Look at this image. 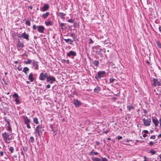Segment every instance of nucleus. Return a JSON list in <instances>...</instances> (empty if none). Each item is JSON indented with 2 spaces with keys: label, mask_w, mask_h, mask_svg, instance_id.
Here are the masks:
<instances>
[{
  "label": "nucleus",
  "mask_w": 161,
  "mask_h": 161,
  "mask_svg": "<svg viewBox=\"0 0 161 161\" xmlns=\"http://www.w3.org/2000/svg\"><path fill=\"white\" fill-rule=\"evenodd\" d=\"M38 31L41 33H44V30L45 29V27L42 25H39L37 27Z\"/></svg>",
  "instance_id": "423d86ee"
},
{
  "label": "nucleus",
  "mask_w": 161,
  "mask_h": 161,
  "mask_svg": "<svg viewBox=\"0 0 161 161\" xmlns=\"http://www.w3.org/2000/svg\"><path fill=\"white\" fill-rule=\"evenodd\" d=\"M17 46L18 47H24V45L23 43H18Z\"/></svg>",
  "instance_id": "f704fd0d"
},
{
  "label": "nucleus",
  "mask_w": 161,
  "mask_h": 161,
  "mask_svg": "<svg viewBox=\"0 0 161 161\" xmlns=\"http://www.w3.org/2000/svg\"><path fill=\"white\" fill-rule=\"evenodd\" d=\"M18 63V62L17 61H15L14 63L15 64H17Z\"/></svg>",
  "instance_id": "680f3d73"
},
{
  "label": "nucleus",
  "mask_w": 161,
  "mask_h": 161,
  "mask_svg": "<svg viewBox=\"0 0 161 161\" xmlns=\"http://www.w3.org/2000/svg\"><path fill=\"white\" fill-rule=\"evenodd\" d=\"M3 155V152H0V155L1 156H2Z\"/></svg>",
  "instance_id": "8fccbe9b"
},
{
  "label": "nucleus",
  "mask_w": 161,
  "mask_h": 161,
  "mask_svg": "<svg viewBox=\"0 0 161 161\" xmlns=\"http://www.w3.org/2000/svg\"><path fill=\"white\" fill-rule=\"evenodd\" d=\"M32 64L34 67V69H38V62L36 61L35 60H33Z\"/></svg>",
  "instance_id": "6e6552de"
},
{
  "label": "nucleus",
  "mask_w": 161,
  "mask_h": 161,
  "mask_svg": "<svg viewBox=\"0 0 161 161\" xmlns=\"http://www.w3.org/2000/svg\"><path fill=\"white\" fill-rule=\"evenodd\" d=\"M2 136L4 142L8 143H10V141L12 138L13 135L12 133L9 134L5 132L2 134Z\"/></svg>",
  "instance_id": "f257e3e1"
},
{
  "label": "nucleus",
  "mask_w": 161,
  "mask_h": 161,
  "mask_svg": "<svg viewBox=\"0 0 161 161\" xmlns=\"http://www.w3.org/2000/svg\"><path fill=\"white\" fill-rule=\"evenodd\" d=\"M92 161H108V160L106 158H102L101 159L99 158L95 157L92 158Z\"/></svg>",
  "instance_id": "39448f33"
},
{
  "label": "nucleus",
  "mask_w": 161,
  "mask_h": 161,
  "mask_svg": "<svg viewBox=\"0 0 161 161\" xmlns=\"http://www.w3.org/2000/svg\"><path fill=\"white\" fill-rule=\"evenodd\" d=\"M26 83L27 84H29V83H30V82L29 81H26Z\"/></svg>",
  "instance_id": "338daca9"
},
{
  "label": "nucleus",
  "mask_w": 161,
  "mask_h": 161,
  "mask_svg": "<svg viewBox=\"0 0 161 161\" xmlns=\"http://www.w3.org/2000/svg\"><path fill=\"white\" fill-rule=\"evenodd\" d=\"M116 79L114 78H110L109 79V82L108 83L109 84L112 83Z\"/></svg>",
  "instance_id": "cd10ccee"
},
{
  "label": "nucleus",
  "mask_w": 161,
  "mask_h": 161,
  "mask_svg": "<svg viewBox=\"0 0 161 161\" xmlns=\"http://www.w3.org/2000/svg\"><path fill=\"white\" fill-rule=\"evenodd\" d=\"M17 69L19 71H21L22 69V67L20 65H19L17 68Z\"/></svg>",
  "instance_id": "a19ab883"
},
{
  "label": "nucleus",
  "mask_w": 161,
  "mask_h": 161,
  "mask_svg": "<svg viewBox=\"0 0 161 161\" xmlns=\"http://www.w3.org/2000/svg\"><path fill=\"white\" fill-rule=\"evenodd\" d=\"M15 101L16 102V104H19L20 103V101L19 99V98H15Z\"/></svg>",
  "instance_id": "72a5a7b5"
},
{
  "label": "nucleus",
  "mask_w": 161,
  "mask_h": 161,
  "mask_svg": "<svg viewBox=\"0 0 161 161\" xmlns=\"http://www.w3.org/2000/svg\"><path fill=\"white\" fill-rule=\"evenodd\" d=\"M50 87V85L49 84H48L47 85V88H49Z\"/></svg>",
  "instance_id": "864d4df0"
},
{
  "label": "nucleus",
  "mask_w": 161,
  "mask_h": 161,
  "mask_svg": "<svg viewBox=\"0 0 161 161\" xmlns=\"http://www.w3.org/2000/svg\"><path fill=\"white\" fill-rule=\"evenodd\" d=\"M21 37L27 40H29V35L28 34H27L25 32L22 34Z\"/></svg>",
  "instance_id": "9d476101"
},
{
  "label": "nucleus",
  "mask_w": 161,
  "mask_h": 161,
  "mask_svg": "<svg viewBox=\"0 0 161 161\" xmlns=\"http://www.w3.org/2000/svg\"><path fill=\"white\" fill-rule=\"evenodd\" d=\"M49 14V12H47L43 14L42 15V17L44 19H45L47 18V17L48 16Z\"/></svg>",
  "instance_id": "412c9836"
},
{
  "label": "nucleus",
  "mask_w": 161,
  "mask_h": 161,
  "mask_svg": "<svg viewBox=\"0 0 161 161\" xmlns=\"http://www.w3.org/2000/svg\"><path fill=\"white\" fill-rule=\"evenodd\" d=\"M29 70V69L27 67H25L24 68L23 71L26 74H27V72Z\"/></svg>",
  "instance_id": "5701e85b"
},
{
  "label": "nucleus",
  "mask_w": 161,
  "mask_h": 161,
  "mask_svg": "<svg viewBox=\"0 0 161 161\" xmlns=\"http://www.w3.org/2000/svg\"><path fill=\"white\" fill-rule=\"evenodd\" d=\"M47 73H45L44 74L43 73H41L40 74L39 79L41 80H44L46 78H47Z\"/></svg>",
  "instance_id": "20e7f679"
},
{
  "label": "nucleus",
  "mask_w": 161,
  "mask_h": 161,
  "mask_svg": "<svg viewBox=\"0 0 161 161\" xmlns=\"http://www.w3.org/2000/svg\"><path fill=\"white\" fill-rule=\"evenodd\" d=\"M151 139H154L155 138V136L154 135L150 137Z\"/></svg>",
  "instance_id": "c03bdc74"
},
{
  "label": "nucleus",
  "mask_w": 161,
  "mask_h": 161,
  "mask_svg": "<svg viewBox=\"0 0 161 161\" xmlns=\"http://www.w3.org/2000/svg\"><path fill=\"white\" fill-rule=\"evenodd\" d=\"M143 121L144 125L146 126H148L150 125V123L151 122L150 119H145V118L143 119Z\"/></svg>",
  "instance_id": "0eeeda50"
},
{
  "label": "nucleus",
  "mask_w": 161,
  "mask_h": 161,
  "mask_svg": "<svg viewBox=\"0 0 161 161\" xmlns=\"http://www.w3.org/2000/svg\"><path fill=\"white\" fill-rule=\"evenodd\" d=\"M93 64L96 66H97L99 64V62L98 61L95 60L93 62Z\"/></svg>",
  "instance_id": "c85d7f7f"
},
{
  "label": "nucleus",
  "mask_w": 161,
  "mask_h": 161,
  "mask_svg": "<svg viewBox=\"0 0 161 161\" xmlns=\"http://www.w3.org/2000/svg\"><path fill=\"white\" fill-rule=\"evenodd\" d=\"M50 128L51 129H53V126L52 125H50Z\"/></svg>",
  "instance_id": "4d7b16f0"
},
{
  "label": "nucleus",
  "mask_w": 161,
  "mask_h": 161,
  "mask_svg": "<svg viewBox=\"0 0 161 161\" xmlns=\"http://www.w3.org/2000/svg\"><path fill=\"white\" fill-rule=\"evenodd\" d=\"M49 8V5L48 4H45L42 8V10L43 11H47Z\"/></svg>",
  "instance_id": "ddd939ff"
},
{
  "label": "nucleus",
  "mask_w": 161,
  "mask_h": 161,
  "mask_svg": "<svg viewBox=\"0 0 161 161\" xmlns=\"http://www.w3.org/2000/svg\"><path fill=\"white\" fill-rule=\"evenodd\" d=\"M25 24H26V25H27L29 26H30L31 25L30 22L29 20L26 21L25 22Z\"/></svg>",
  "instance_id": "58836bf2"
},
{
  "label": "nucleus",
  "mask_w": 161,
  "mask_h": 161,
  "mask_svg": "<svg viewBox=\"0 0 161 161\" xmlns=\"http://www.w3.org/2000/svg\"><path fill=\"white\" fill-rule=\"evenodd\" d=\"M103 49H100V52L102 51H103Z\"/></svg>",
  "instance_id": "69168bd1"
},
{
  "label": "nucleus",
  "mask_w": 161,
  "mask_h": 161,
  "mask_svg": "<svg viewBox=\"0 0 161 161\" xmlns=\"http://www.w3.org/2000/svg\"><path fill=\"white\" fill-rule=\"evenodd\" d=\"M150 152L151 153L152 155H153L155 154L156 152L154 150H151L150 151Z\"/></svg>",
  "instance_id": "c9c22d12"
},
{
  "label": "nucleus",
  "mask_w": 161,
  "mask_h": 161,
  "mask_svg": "<svg viewBox=\"0 0 161 161\" xmlns=\"http://www.w3.org/2000/svg\"><path fill=\"white\" fill-rule=\"evenodd\" d=\"M65 26L64 24V23H60L59 25V26L61 27V28L63 30L64 28V27Z\"/></svg>",
  "instance_id": "473e14b6"
},
{
  "label": "nucleus",
  "mask_w": 161,
  "mask_h": 161,
  "mask_svg": "<svg viewBox=\"0 0 161 161\" xmlns=\"http://www.w3.org/2000/svg\"><path fill=\"white\" fill-rule=\"evenodd\" d=\"M29 141L32 143H33L35 141L34 138L33 136H31L29 139Z\"/></svg>",
  "instance_id": "a878e982"
},
{
  "label": "nucleus",
  "mask_w": 161,
  "mask_h": 161,
  "mask_svg": "<svg viewBox=\"0 0 161 161\" xmlns=\"http://www.w3.org/2000/svg\"><path fill=\"white\" fill-rule=\"evenodd\" d=\"M59 15L61 18H64V17L65 16V14L61 12L59 13Z\"/></svg>",
  "instance_id": "c756f323"
},
{
  "label": "nucleus",
  "mask_w": 161,
  "mask_h": 161,
  "mask_svg": "<svg viewBox=\"0 0 161 161\" xmlns=\"http://www.w3.org/2000/svg\"><path fill=\"white\" fill-rule=\"evenodd\" d=\"M143 132H144V133L146 134L148 133V131L147 130H144L143 131Z\"/></svg>",
  "instance_id": "603ef678"
},
{
  "label": "nucleus",
  "mask_w": 161,
  "mask_h": 161,
  "mask_svg": "<svg viewBox=\"0 0 161 161\" xmlns=\"http://www.w3.org/2000/svg\"><path fill=\"white\" fill-rule=\"evenodd\" d=\"M153 142H152V141H151L149 143V144L150 146H152L153 145Z\"/></svg>",
  "instance_id": "de8ad7c7"
},
{
  "label": "nucleus",
  "mask_w": 161,
  "mask_h": 161,
  "mask_svg": "<svg viewBox=\"0 0 161 161\" xmlns=\"http://www.w3.org/2000/svg\"><path fill=\"white\" fill-rule=\"evenodd\" d=\"M9 150L10 151L11 153H13L14 151V148L13 147H11L9 148Z\"/></svg>",
  "instance_id": "e433bc0d"
},
{
  "label": "nucleus",
  "mask_w": 161,
  "mask_h": 161,
  "mask_svg": "<svg viewBox=\"0 0 161 161\" xmlns=\"http://www.w3.org/2000/svg\"><path fill=\"white\" fill-rule=\"evenodd\" d=\"M106 75L105 71H99L97 72V75L95 77V78L97 80H99L101 78L105 77Z\"/></svg>",
  "instance_id": "f03ea898"
},
{
  "label": "nucleus",
  "mask_w": 161,
  "mask_h": 161,
  "mask_svg": "<svg viewBox=\"0 0 161 161\" xmlns=\"http://www.w3.org/2000/svg\"><path fill=\"white\" fill-rule=\"evenodd\" d=\"M17 157V156L15 155H14L13 156L12 158H16Z\"/></svg>",
  "instance_id": "5fc2aeb1"
},
{
  "label": "nucleus",
  "mask_w": 161,
  "mask_h": 161,
  "mask_svg": "<svg viewBox=\"0 0 161 161\" xmlns=\"http://www.w3.org/2000/svg\"><path fill=\"white\" fill-rule=\"evenodd\" d=\"M156 43L157 44L158 47L161 48V44L160 43V42L158 41H157L156 42Z\"/></svg>",
  "instance_id": "7c9ffc66"
},
{
  "label": "nucleus",
  "mask_w": 161,
  "mask_h": 161,
  "mask_svg": "<svg viewBox=\"0 0 161 161\" xmlns=\"http://www.w3.org/2000/svg\"><path fill=\"white\" fill-rule=\"evenodd\" d=\"M146 63H147V64H150L149 62H148V61H146Z\"/></svg>",
  "instance_id": "e2e57ef3"
},
{
  "label": "nucleus",
  "mask_w": 161,
  "mask_h": 161,
  "mask_svg": "<svg viewBox=\"0 0 161 161\" xmlns=\"http://www.w3.org/2000/svg\"><path fill=\"white\" fill-rule=\"evenodd\" d=\"M93 42H94L93 41L92 39L91 38H90V39H89V43H93Z\"/></svg>",
  "instance_id": "37998d69"
},
{
  "label": "nucleus",
  "mask_w": 161,
  "mask_h": 161,
  "mask_svg": "<svg viewBox=\"0 0 161 161\" xmlns=\"http://www.w3.org/2000/svg\"><path fill=\"white\" fill-rule=\"evenodd\" d=\"M7 122L8 124V130L9 131H10L12 130V129H11V127H10V125L9 122L8 121Z\"/></svg>",
  "instance_id": "4c0bfd02"
},
{
  "label": "nucleus",
  "mask_w": 161,
  "mask_h": 161,
  "mask_svg": "<svg viewBox=\"0 0 161 161\" xmlns=\"http://www.w3.org/2000/svg\"><path fill=\"white\" fill-rule=\"evenodd\" d=\"M51 21L50 20H49L48 21H46L45 22V24L46 25L49 26L51 25Z\"/></svg>",
  "instance_id": "bb28decb"
},
{
  "label": "nucleus",
  "mask_w": 161,
  "mask_h": 161,
  "mask_svg": "<svg viewBox=\"0 0 161 161\" xmlns=\"http://www.w3.org/2000/svg\"><path fill=\"white\" fill-rule=\"evenodd\" d=\"M28 79L30 80L31 82H32L34 80L33 77V74L32 73H31L29 75Z\"/></svg>",
  "instance_id": "dca6fc26"
},
{
  "label": "nucleus",
  "mask_w": 161,
  "mask_h": 161,
  "mask_svg": "<svg viewBox=\"0 0 161 161\" xmlns=\"http://www.w3.org/2000/svg\"><path fill=\"white\" fill-rule=\"evenodd\" d=\"M13 96L14 97H15V98H19V96H18V94L16 93L14 94Z\"/></svg>",
  "instance_id": "2f4dec72"
},
{
  "label": "nucleus",
  "mask_w": 161,
  "mask_h": 161,
  "mask_svg": "<svg viewBox=\"0 0 161 161\" xmlns=\"http://www.w3.org/2000/svg\"><path fill=\"white\" fill-rule=\"evenodd\" d=\"M33 60H31L29 59H27V61H26L25 62H24V63L26 64H31L32 63V62H33Z\"/></svg>",
  "instance_id": "4be33fe9"
},
{
  "label": "nucleus",
  "mask_w": 161,
  "mask_h": 161,
  "mask_svg": "<svg viewBox=\"0 0 161 161\" xmlns=\"http://www.w3.org/2000/svg\"><path fill=\"white\" fill-rule=\"evenodd\" d=\"M158 137L159 138L161 137V134L158 135Z\"/></svg>",
  "instance_id": "13d9d810"
},
{
  "label": "nucleus",
  "mask_w": 161,
  "mask_h": 161,
  "mask_svg": "<svg viewBox=\"0 0 161 161\" xmlns=\"http://www.w3.org/2000/svg\"><path fill=\"white\" fill-rule=\"evenodd\" d=\"M42 126L41 125H38L37 126L35 131L36 132V134H37L38 136H40L42 133Z\"/></svg>",
  "instance_id": "7ed1b4c3"
},
{
  "label": "nucleus",
  "mask_w": 161,
  "mask_h": 161,
  "mask_svg": "<svg viewBox=\"0 0 161 161\" xmlns=\"http://www.w3.org/2000/svg\"><path fill=\"white\" fill-rule=\"evenodd\" d=\"M127 109L129 110V111H130L132 109H133L134 108V107L133 106H132V105L129 106H127Z\"/></svg>",
  "instance_id": "393cba45"
},
{
  "label": "nucleus",
  "mask_w": 161,
  "mask_h": 161,
  "mask_svg": "<svg viewBox=\"0 0 161 161\" xmlns=\"http://www.w3.org/2000/svg\"><path fill=\"white\" fill-rule=\"evenodd\" d=\"M96 144L97 145H99L100 144V142H98V141H97L96 142Z\"/></svg>",
  "instance_id": "3c124183"
},
{
  "label": "nucleus",
  "mask_w": 161,
  "mask_h": 161,
  "mask_svg": "<svg viewBox=\"0 0 161 161\" xmlns=\"http://www.w3.org/2000/svg\"><path fill=\"white\" fill-rule=\"evenodd\" d=\"M70 36L71 37H72V38H73L74 39H75V34H73V33H72L70 35Z\"/></svg>",
  "instance_id": "ea45409f"
},
{
  "label": "nucleus",
  "mask_w": 161,
  "mask_h": 161,
  "mask_svg": "<svg viewBox=\"0 0 161 161\" xmlns=\"http://www.w3.org/2000/svg\"><path fill=\"white\" fill-rule=\"evenodd\" d=\"M94 150H93L92 151L89 153V155H90L93 156L94 154L97 155L98 154V153L97 152H93Z\"/></svg>",
  "instance_id": "aec40b11"
},
{
  "label": "nucleus",
  "mask_w": 161,
  "mask_h": 161,
  "mask_svg": "<svg viewBox=\"0 0 161 161\" xmlns=\"http://www.w3.org/2000/svg\"><path fill=\"white\" fill-rule=\"evenodd\" d=\"M68 21L70 23H73V20L72 19H69Z\"/></svg>",
  "instance_id": "09e8293b"
},
{
  "label": "nucleus",
  "mask_w": 161,
  "mask_h": 161,
  "mask_svg": "<svg viewBox=\"0 0 161 161\" xmlns=\"http://www.w3.org/2000/svg\"><path fill=\"white\" fill-rule=\"evenodd\" d=\"M107 140H110L111 139L110 138H107Z\"/></svg>",
  "instance_id": "0e129e2a"
},
{
  "label": "nucleus",
  "mask_w": 161,
  "mask_h": 161,
  "mask_svg": "<svg viewBox=\"0 0 161 161\" xmlns=\"http://www.w3.org/2000/svg\"><path fill=\"white\" fill-rule=\"evenodd\" d=\"M73 103L76 107H78L81 105L80 103L78 100H74Z\"/></svg>",
  "instance_id": "f8f14e48"
},
{
  "label": "nucleus",
  "mask_w": 161,
  "mask_h": 161,
  "mask_svg": "<svg viewBox=\"0 0 161 161\" xmlns=\"http://www.w3.org/2000/svg\"><path fill=\"white\" fill-rule=\"evenodd\" d=\"M37 27L35 25H33L32 26V29L34 30H35L37 29Z\"/></svg>",
  "instance_id": "79ce46f5"
},
{
  "label": "nucleus",
  "mask_w": 161,
  "mask_h": 161,
  "mask_svg": "<svg viewBox=\"0 0 161 161\" xmlns=\"http://www.w3.org/2000/svg\"><path fill=\"white\" fill-rule=\"evenodd\" d=\"M101 88L100 87L97 86L94 90V92L98 93L101 91Z\"/></svg>",
  "instance_id": "6ab92c4d"
},
{
  "label": "nucleus",
  "mask_w": 161,
  "mask_h": 161,
  "mask_svg": "<svg viewBox=\"0 0 161 161\" xmlns=\"http://www.w3.org/2000/svg\"><path fill=\"white\" fill-rule=\"evenodd\" d=\"M160 160L159 161H161V155H160Z\"/></svg>",
  "instance_id": "774afa93"
},
{
  "label": "nucleus",
  "mask_w": 161,
  "mask_h": 161,
  "mask_svg": "<svg viewBox=\"0 0 161 161\" xmlns=\"http://www.w3.org/2000/svg\"><path fill=\"white\" fill-rule=\"evenodd\" d=\"M152 121L153 123L156 126H158V124L159 123L157 119H155L154 118H153L152 119Z\"/></svg>",
  "instance_id": "a211bd4d"
},
{
  "label": "nucleus",
  "mask_w": 161,
  "mask_h": 161,
  "mask_svg": "<svg viewBox=\"0 0 161 161\" xmlns=\"http://www.w3.org/2000/svg\"><path fill=\"white\" fill-rule=\"evenodd\" d=\"M33 122L36 124H39L38 119L36 117L33 118Z\"/></svg>",
  "instance_id": "b1692460"
},
{
  "label": "nucleus",
  "mask_w": 161,
  "mask_h": 161,
  "mask_svg": "<svg viewBox=\"0 0 161 161\" xmlns=\"http://www.w3.org/2000/svg\"><path fill=\"white\" fill-rule=\"evenodd\" d=\"M29 8L31 9H32V7L31 6H29Z\"/></svg>",
  "instance_id": "052dcab7"
},
{
  "label": "nucleus",
  "mask_w": 161,
  "mask_h": 161,
  "mask_svg": "<svg viewBox=\"0 0 161 161\" xmlns=\"http://www.w3.org/2000/svg\"><path fill=\"white\" fill-rule=\"evenodd\" d=\"M153 85L154 86H156V85H158V86H161L160 83L158 81V80L157 79L153 78Z\"/></svg>",
  "instance_id": "1a4fd4ad"
},
{
  "label": "nucleus",
  "mask_w": 161,
  "mask_h": 161,
  "mask_svg": "<svg viewBox=\"0 0 161 161\" xmlns=\"http://www.w3.org/2000/svg\"><path fill=\"white\" fill-rule=\"evenodd\" d=\"M52 81V80H51L50 82V84H52L53 83V81Z\"/></svg>",
  "instance_id": "bf43d9fd"
},
{
  "label": "nucleus",
  "mask_w": 161,
  "mask_h": 161,
  "mask_svg": "<svg viewBox=\"0 0 161 161\" xmlns=\"http://www.w3.org/2000/svg\"><path fill=\"white\" fill-rule=\"evenodd\" d=\"M50 80L56 81V79L53 76H48L47 75V81L49 82Z\"/></svg>",
  "instance_id": "9b49d317"
},
{
  "label": "nucleus",
  "mask_w": 161,
  "mask_h": 161,
  "mask_svg": "<svg viewBox=\"0 0 161 161\" xmlns=\"http://www.w3.org/2000/svg\"><path fill=\"white\" fill-rule=\"evenodd\" d=\"M26 125L28 129H30L31 128V126L29 124V123L27 124H25Z\"/></svg>",
  "instance_id": "a18cd8bd"
},
{
  "label": "nucleus",
  "mask_w": 161,
  "mask_h": 161,
  "mask_svg": "<svg viewBox=\"0 0 161 161\" xmlns=\"http://www.w3.org/2000/svg\"><path fill=\"white\" fill-rule=\"evenodd\" d=\"M24 121L25 124H27L31 122V120L28 118L26 116L24 117Z\"/></svg>",
  "instance_id": "2eb2a0df"
},
{
  "label": "nucleus",
  "mask_w": 161,
  "mask_h": 161,
  "mask_svg": "<svg viewBox=\"0 0 161 161\" xmlns=\"http://www.w3.org/2000/svg\"><path fill=\"white\" fill-rule=\"evenodd\" d=\"M64 40L66 43H67L69 44H72L73 42H74L73 40H72L71 39H64Z\"/></svg>",
  "instance_id": "f3484780"
},
{
  "label": "nucleus",
  "mask_w": 161,
  "mask_h": 161,
  "mask_svg": "<svg viewBox=\"0 0 161 161\" xmlns=\"http://www.w3.org/2000/svg\"><path fill=\"white\" fill-rule=\"evenodd\" d=\"M118 139V140H120V139H122V137L121 136H117Z\"/></svg>",
  "instance_id": "49530a36"
},
{
  "label": "nucleus",
  "mask_w": 161,
  "mask_h": 161,
  "mask_svg": "<svg viewBox=\"0 0 161 161\" xmlns=\"http://www.w3.org/2000/svg\"><path fill=\"white\" fill-rule=\"evenodd\" d=\"M147 136V135H146L145 134H144L143 135V137H146Z\"/></svg>",
  "instance_id": "6e6d98bb"
},
{
  "label": "nucleus",
  "mask_w": 161,
  "mask_h": 161,
  "mask_svg": "<svg viewBox=\"0 0 161 161\" xmlns=\"http://www.w3.org/2000/svg\"><path fill=\"white\" fill-rule=\"evenodd\" d=\"M76 55V52L72 50L70 51L69 53L67 54V56L68 57H70L71 55H72L73 56H75Z\"/></svg>",
  "instance_id": "4468645a"
}]
</instances>
